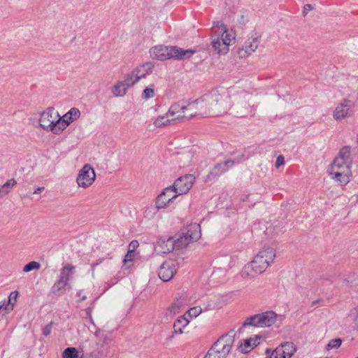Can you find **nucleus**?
<instances>
[{"instance_id": "nucleus-1", "label": "nucleus", "mask_w": 358, "mask_h": 358, "mask_svg": "<svg viewBox=\"0 0 358 358\" xmlns=\"http://www.w3.org/2000/svg\"><path fill=\"white\" fill-rule=\"evenodd\" d=\"M275 250L271 247L263 248L254 257L250 264L245 266L243 273L251 278L262 274L273 262Z\"/></svg>"}, {"instance_id": "nucleus-2", "label": "nucleus", "mask_w": 358, "mask_h": 358, "mask_svg": "<svg viewBox=\"0 0 358 358\" xmlns=\"http://www.w3.org/2000/svg\"><path fill=\"white\" fill-rule=\"evenodd\" d=\"M152 59L164 61L173 59L176 60H185L189 59L194 53L195 50L179 48L174 46L156 45L150 50Z\"/></svg>"}, {"instance_id": "nucleus-3", "label": "nucleus", "mask_w": 358, "mask_h": 358, "mask_svg": "<svg viewBox=\"0 0 358 358\" xmlns=\"http://www.w3.org/2000/svg\"><path fill=\"white\" fill-rule=\"evenodd\" d=\"M234 340L228 334L220 337L209 349L203 358H226L229 353Z\"/></svg>"}, {"instance_id": "nucleus-4", "label": "nucleus", "mask_w": 358, "mask_h": 358, "mask_svg": "<svg viewBox=\"0 0 358 358\" xmlns=\"http://www.w3.org/2000/svg\"><path fill=\"white\" fill-rule=\"evenodd\" d=\"M278 315L272 310H268L255 314L246 318L243 327L251 326L254 327H269L274 324L277 320Z\"/></svg>"}, {"instance_id": "nucleus-5", "label": "nucleus", "mask_w": 358, "mask_h": 358, "mask_svg": "<svg viewBox=\"0 0 358 358\" xmlns=\"http://www.w3.org/2000/svg\"><path fill=\"white\" fill-rule=\"evenodd\" d=\"M201 237L199 225L191 227L187 233H182L177 238H174L176 250H181L187 247L190 242L196 241Z\"/></svg>"}, {"instance_id": "nucleus-6", "label": "nucleus", "mask_w": 358, "mask_h": 358, "mask_svg": "<svg viewBox=\"0 0 358 358\" xmlns=\"http://www.w3.org/2000/svg\"><path fill=\"white\" fill-rule=\"evenodd\" d=\"M213 31L214 35L220 34V38L222 40V50L220 52L222 55H226L229 51V45L235 36L228 31L227 26L220 22H213Z\"/></svg>"}, {"instance_id": "nucleus-7", "label": "nucleus", "mask_w": 358, "mask_h": 358, "mask_svg": "<svg viewBox=\"0 0 358 358\" xmlns=\"http://www.w3.org/2000/svg\"><path fill=\"white\" fill-rule=\"evenodd\" d=\"M202 101H203L205 106L207 109L209 115H211V111H220V105L222 101V96L217 90H212L210 92L201 96Z\"/></svg>"}, {"instance_id": "nucleus-8", "label": "nucleus", "mask_w": 358, "mask_h": 358, "mask_svg": "<svg viewBox=\"0 0 358 358\" xmlns=\"http://www.w3.org/2000/svg\"><path fill=\"white\" fill-rule=\"evenodd\" d=\"M178 195L171 186L164 188L155 199V208L160 209L168 208Z\"/></svg>"}, {"instance_id": "nucleus-9", "label": "nucleus", "mask_w": 358, "mask_h": 358, "mask_svg": "<svg viewBox=\"0 0 358 358\" xmlns=\"http://www.w3.org/2000/svg\"><path fill=\"white\" fill-rule=\"evenodd\" d=\"M95 178L94 169L90 164H85L79 171L76 182L79 187L87 188L94 182Z\"/></svg>"}, {"instance_id": "nucleus-10", "label": "nucleus", "mask_w": 358, "mask_h": 358, "mask_svg": "<svg viewBox=\"0 0 358 358\" xmlns=\"http://www.w3.org/2000/svg\"><path fill=\"white\" fill-rule=\"evenodd\" d=\"M195 181V177L192 174H186L176 179L171 185L175 192L179 196L187 194Z\"/></svg>"}, {"instance_id": "nucleus-11", "label": "nucleus", "mask_w": 358, "mask_h": 358, "mask_svg": "<svg viewBox=\"0 0 358 358\" xmlns=\"http://www.w3.org/2000/svg\"><path fill=\"white\" fill-rule=\"evenodd\" d=\"M178 268V264L176 260H166L159 268L158 276L163 282H168L176 273Z\"/></svg>"}, {"instance_id": "nucleus-12", "label": "nucleus", "mask_w": 358, "mask_h": 358, "mask_svg": "<svg viewBox=\"0 0 358 358\" xmlns=\"http://www.w3.org/2000/svg\"><path fill=\"white\" fill-rule=\"evenodd\" d=\"M261 36L255 33L248 38L244 43L243 48L239 50L241 57H245L254 52L258 48L260 43Z\"/></svg>"}, {"instance_id": "nucleus-13", "label": "nucleus", "mask_w": 358, "mask_h": 358, "mask_svg": "<svg viewBox=\"0 0 358 358\" xmlns=\"http://www.w3.org/2000/svg\"><path fill=\"white\" fill-rule=\"evenodd\" d=\"M188 110H191L192 113L187 117H183L188 120L199 115H209V113H208L201 97L192 101H188Z\"/></svg>"}, {"instance_id": "nucleus-14", "label": "nucleus", "mask_w": 358, "mask_h": 358, "mask_svg": "<svg viewBox=\"0 0 358 358\" xmlns=\"http://www.w3.org/2000/svg\"><path fill=\"white\" fill-rule=\"evenodd\" d=\"M234 110L237 117H254L256 114L257 106L252 105L250 106L246 101H242L234 106Z\"/></svg>"}, {"instance_id": "nucleus-15", "label": "nucleus", "mask_w": 358, "mask_h": 358, "mask_svg": "<svg viewBox=\"0 0 358 358\" xmlns=\"http://www.w3.org/2000/svg\"><path fill=\"white\" fill-rule=\"evenodd\" d=\"M352 103L350 101L345 99L335 109L334 117L336 120H342L350 116L352 113Z\"/></svg>"}, {"instance_id": "nucleus-16", "label": "nucleus", "mask_w": 358, "mask_h": 358, "mask_svg": "<svg viewBox=\"0 0 358 358\" xmlns=\"http://www.w3.org/2000/svg\"><path fill=\"white\" fill-rule=\"evenodd\" d=\"M59 117L57 120H52L48 125L46 126V131H51L55 134H60L68 126L66 122L63 117H61L58 113H56Z\"/></svg>"}, {"instance_id": "nucleus-17", "label": "nucleus", "mask_w": 358, "mask_h": 358, "mask_svg": "<svg viewBox=\"0 0 358 358\" xmlns=\"http://www.w3.org/2000/svg\"><path fill=\"white\" fill-rule=\"evenodd\" d=\"M158 246L161 248V252L169 253L173 252L175 248L174 237L169 236L167 238L161 237L157 241Z\"/></svg>"}, {"instance_id": "nucleus-18", "label": "nucleus", "mask_w": 358, "mask_h": 358, "mask_svg": "<svg viewBox=\"0 0 358 358\" xmlns=\"http://www.w3.org/2000/svg\"><path fill=\"white\" fill-rule=\"evenodd\" d=\"M55 113L53 107H48L45 111L42 112L39 119V126L44 130H46V126L48 125V123H50L51 120H55L53 115Z\"/></svg>"}, {"instance_id": "nucleus-19", "label": "nucleus", "mask_w": 358, "mask_h": 358, "mask_svg": "<svg viewBox=\"0 0 358 358\" xmlns=\"http://www.w3.org/2000/svg\"><path fill=\"white\" fill-rule=\"evenodd\" d=\"M350 162L336 157L331 165V171H350Z\"/></svg>"}, {"instance_id": "nucleus-20", "label": "nucleus", "mask_w": 358, "mask_h": 358, "mask_svg": "<svg viewBox=\"0 0 358 358\" xmlns=\"http://www.w3.org/2000/svg\"><path fill=\"white\" fill-rule=\"evenodd\" d=\"M154 68L153 64L151 62H146L142 65H140L135 68L133 71L137 77H139V80L143 78L146 75L152 73Z\"/></svg>"}, {"instance_id": "nucleus-21", "label": "nucleus", "mask_w": 358, "mask_h": 358, "mask_svg": "<svg viewBox=\"0 0 358 358\" xmlns=\"http://www.w3.org/2000/svg\"><path fill=\"white\" fill-rule=\"evenodd\" d=\"M350 171H329V174L332 176V178L339 182L341 185H345L350 182Z\"/></svg>"}, {"instance_id": "nucleus-22", "label": "nucleus", "mask_w": 358, "mask_h": 358, "mask_svg": "<svg viewBox=\"0 0 358 358\" xmlns=\"http://www.w3.org/2000/svg\"><path fill=\"white\" fill-rule=\"evenodd\" d=\"M185 110H188V101L181 100L172 104L168 111V113L173 115L180 111L185 112Z\"/></svg>"}, {"instance_id": "nucleus-23", "label": "nucleus", "mask_w": 358, "mask_h": 358, "mask_svg": "<svg viewBox=\"0 0 358 358\" xmlns=\"http://www.w3.org/2000/svg\"><path fill=\"white\" fill-rule=\"evenodd\" d=\"M68 285H69V283L65 282L58 279L53 284V285L51 288V292L52 294H54L57 296H60L65 293L66 286H68Z\"/></svg>"}, {"instance_id": "nucleus-24", "label": "nucleus", "mask_w": 358, "mask_h": 358, "mask_svg": "<svg viewBox=\"0 0 358 358\" xmlns=\"http://www.w3.org/2000/svg\"><path fill=\"white\" fill-rule=\"evenodd\" d=\"M74 269H75V267L73 265L69 264H66L61 269L59 280H61L65 282L69 283V281L70 280V276L73 273Z\"/></svg>"}, {"instance_id": "nucleus-25", "label": "nucleus", "mask_w": 358, "mask_h": 358, "mask_svg": "<svg viewBox=\"0 0 358 358\" xmlns=\"http://www.w3.org/2000/svg\"><path fill=\"white\" fill-rule=\"evenodd\" d=\"M276 348H281V352H283L282 355H281L282 358H290L296 351L293 343L289 342L281 344Z\"/></svg>"}, {"instance_id": "nucleus-26", "label": "nucleus", "mask_w": 358, "mask_h": 358, "mask_svg": "<svg viewBox=\"0 0 358 358\" xmlns=\"http://www.w3.org/2000/svg\"><path fill=\"white\" fill-rule=\"evenodd\" d=\"M80 116V110L76 108H71L66 114L63 115V118L67 124H70L73 121L78 120Z\"/></svg>"}, {"instance_id": "nucleus-27", "label": "nucleus", "mask_w": 358, "mask_h": 358, "mask_svg": "<svg viewBox=\"0 0 358 358\" xmlns=\"http://www.w3.org/2000/svg\"><path fill=\"white\" fill-rule=\"evenodd\" d=\"M127 89L122 81H117L112 87L111 91L114 96H124L127 94Z\"/></svg>"}, {"instance_id": "nucleus-28", "label": "nucleus", "mask_w": 358, "mask_h": 358, "mask_svg": "<svg viewBox=\"0 0 358 358\" xmlns=\"http://www.w3.org/2000/svg\"><path fill=\"white\" fill-rule=\"evenodd\" d=\"M189 324V321L184 317H178L173 324V329L176 334H182V328L185 327Z\"/></svg>"}, {"instance_id": "nucleus-29", "label": "nucleus", "mask_w": 358, "mask_h": 358, "mask_svg": "<svg viewBox=\"0 0 358 358\" xmlns=\"http://www.w3.org/2000/svg\"><path fill=\"white\" fill-rule=\"evenodd\" d=\"M138 80L139 77H137L134 71H132L131 73H127L125 76L124 79L122 81V83L124 84L126 87L129 88L138 83Z\"/></svg>"}, {"instance_id": "nucleus-30", "label": "nucleus", "mask_w": 358, "mask_h": 358, "mask_svg": "<svg viewBox=\"0 0 358 358\" xmlns=\"http://www.w3.org/2000/svg\"><path fill=\"white\" fill-rule=\"evenodd\" d=\"M183 306V299L182 297L177 298L173 303L168 308L167 311L171 315H175L179 312L180 308Z\"/></svg>"}, {"instance_id": "nucleus-31", "label": "nucleus", "mask_w": 358, "mask_h": 358, "mask_svg": "<svg viewBox=\"0 0 358 358\" xmlns=\"http://www.w3.org/2000/svg\"><path fill=\"white\" fill-rule=\"evenodd\" d=\"M260 338L259 336H256L255 339L249 338L244 341L243 345H241L239 348L241 351L245 353L248 352V348L256 346L259 343H257V340Z\"/></svg>"}, {"instance_id": "nucleus-32", "label": "nucleus", "mask_w": 358, "mask_h": 358, "mask_svg": "<svg viewBox=\"0 0 358 358\" xmlns=\"http://www.w3.org/2000/svg\"><path fill=\"white\" fill-rule=\"evenodd\" d=\"M337 158H341V159L345 160L351 163V147L350 146H344L343 147L339 152Z\"/></svg>"}, {"instance_id": "nucleus-33", "label": "nucleus", "mask_w": 358, "mask_h": 358, "mask_svg": "<svg viewBox=\"0 0 358 358\" xmlns=\"http://www.w3.org/2000/svg\"><path fill=\"white\" fill-rule=\"evenodd\" d=\"M224 172V168L222 166V163L220 162L215 165V166L213 168V169L208 175V177L209 178H215L221 176Z\"/></svg>"}, {"instance_id": "nucleus-34", "label": "nucleus", "mask_w": 358, "mask_h": 358, "mask_svg": "<svg viewBox=\"0 0 358 358\" xmlns=\"http://www.w3.org/2000/svg\"><path fill=\"white\" fill-rule=\"evenodd\" d=\"M17 185V181L15 178L8 180L3 185H1L5 195L9 194L12 188Z\"/></svg>"}, {"instance_id": "nucleus-35", "label": "nucleus", "mask_w": 358, "mask_h": 358, "mask_svg": "<svg viewBox=\"0 0 358 358\" xmlns=\"http://www.w3.org/2000/svg\"><path fill=\"white\" fill-rule=\"evenodd\" d=\"M63 358H78V352L76 348L69 347L66 348L63 353Z\"/></svg>"}, {"instance_id": "nucleus-36", "label": "nucleus", "mask_w": 358, "mask_h": 358, "mask_svg": "<svg viewBox=\"0 0 358 358\" xmlns=\"http://www.w3.org/2000/svg\"><path fill=\"white\" fill-rule=\"evenodd\" d=\"M245 160V158L243 157V155L241 156V157L234 159V160H227L224 162H221L222 166L224 168V171L226 172L229 169L232 168L235 164L241 163L242 161Z\"/></svg>"}, {"instance_id": "nucleus-37", "label": "nucleus", "mask_w": 358, "mask_h": 358, "mask_svg": "<svg viewBox=\"0 0 358 358\" xmlns=\"http://www.w3.org/2000/svg\"><path fill=\"white\" fill-rule=\"evenodd\" d=\"M215 36H216V38H213L211 42L212 48L218 54L222 55V52H220V50H222V40L220 38V34H217V35H215Z\"/></svg>"}, {"instance_id": "nucleus-38", "label": "nucleus", "mask_w": 358, "mask_h": 358, "mask_svg": "<svg viewBox=\"0 0 358 358\" xmlns=\"http://www.w3.org/2000/svg\"><path fill=\"white\" fill-rule=\"evenodd\" d=\"M40 267L41 264L38 262L31 261L27 264L26 265H24L22 271L24 273H28L34 270H38L40 268Z\"/></svg>"}, {"instance_id": "nucleus-39", "label": "nucleus", "mask_w": 358, "mask_h": 358, "mask_svg": "<svg viewBox=\"0 0 358 358\" xmlns=\"http://www.w3.org/2000/svg\"><path fill=\"white\" fill-rule=\"evenodd\" d=\"M170 122V120L167 119L166 115L159 116L154 122V124L157 127H162L167 125Z\"/></svg>"}, {"instance_id": "nucleus-40", "label": "nucleus", "mask_w": 358, "mask_h": 358, "mask_svg": "<svg viewBox=\"0 0 358 358\" xmlns=\"http://www.w3.org/2000/svg\"><path fill=\"white\" fill-rule=\"evenodd\" d=\"M154 87V85H151L149 87H146L142 93V98L145 99H148L150 98L153 97L155 96Z\"/></svg>"}, {"instance_id": "nucleus-41", "label": "nucleus", "mask_w": 358, "mask_h": 358, "mask_svg": "<svg viewBox=\"0 0 358 358\" xmlns=\"http://www.w3.org/2000/svg\"><path fill=\"white\" fill-rule=\"evenodd\" d=\"M341 343H342V340L339 338L332 339L327 345L326 348L328 350H331V349H336L341 346Z\"/></svg>"}, {"instance_id": "nucleus-42", "label": "nucleus", "mask_w": 358, "mask_h": 358, "mask_svg": "<svg viewBox=\"0 0 358 358\" xmlns=\"http://www.w3.org/2000/svg\"><path fill=\"white\" fill-rule=\"evenodd\" d=\"M201 311H202V310H201V307L195 306V307L190 308L188 310V313L191 317H196L201 313Z\"/></svg>"}, {"instance_id": "nucleus-43", "label": "nucleus", "mask_w": 358, "mask_h": 358, "mask_svg": "<svg viewBox=\"0 0 358 358\" xmlns=\"http://www.w3.org/2000/svg\"><path fill=\"white\" fill-rule=\"evenodd\" d=\"M53 322L51 321L48 324H47L43 328V335L45 336H48L50 334L52 328Z\"/></svg>"}, {"instance_id": "nucleus-44", "label": "nucleus", "mask_w": 358, "mask_h": 358, "mask_svg": "<svg viewBox=\"0 0 358 358\" xmlns=\"http://www.w3.org/2000/svg\"><path fill=\"white\" fill-rule=\"evenodd\" d=\"M17 296H18V292L17 291L12 292L10 294V296H9V303L11 304V310L13 309V308L14 306V303H11V300L14 299V301L15 302Z\"/></svg>"}, {"instance_id": "nucleus-45", "label": "nucleus", "mask_w": 358, "mask_h": 358, "mask_svg": "<svg viewBox=\"0 0 358 358\" xmlns=\"http://www.w3.org/2000/svg\"><path fill=\"white\" fill-rule=\"evenodd\" d=\"M139 246L138 241L136 240H133L130 242L129 245V250H132V252Z\"/></svg>"}, {"instance_id": "nucleus-46", "label": "nucleus", "mask_w": 358, "mask_h": 358, "mask_svg": "<svg viewBox=\"0 0 358 358\" xmlns=\"http://www.w3.org/2000/svg\"><path fill=\"white\" fill-rule=\"evenodd\" d=\"M313 9V7L311 4L307 3V4L304 5L303 9L302 11L303 15L306 16L308 14V13L309 11L312 10Z\"/></svg>"}, {"instance_id": "nucleus-47", "label": "nucleus", "mask_w": 358, "mask_h": 358, "mask_svg": "<svg viewBox=\"0 0 358 358\" xmlns=\"http://www.w3.org/2000/svg\"><path fill=\"white\" fill-rule=\"evenodd\" d=\"M285 164V159L282 155H280L277 157L275 162V167L279 168L281 165Z\"/></svg>"}, {"instance_id": "nucleus-48", "label": "nucleus", "mask_w": 358, "mask_h": 358, "mask_svg": "<svg viewBox=\"0 0 358 358\" xmlns=\"http://www.w3.org/2000/svg\"><path fill=\"white\" fill-rule=\"evenodd\" d=\"M134 252L132 250H128L127 254L125 256V258L123 260V262L125 264L127 262H131L133 260L132 257H134Z\"/></svg>"}, {"instance_id": "nucleus-49", "label": "nucleus", "mask_w": 358, "mask_h": 358, "mask_svg": "<svg viewBox=\"0 0 358 358\" xmlns=\"http://www.w3.org/2000/svg\"><path fill=\"white\" fill-rule=\"evenodd\" d=\"M355 274H352V275H350L348 278H344L343 280V283H345V284L352 283L354 282V280H355Z\"/></svg>"}, {"instance_id": "nucleus-50", "label": "nucleus", "mask_w": 358, "mask_h": 358, "mask_svg": "<svg viewBox=\"0 0 358 358\" xmlns=\"http://www.w3.org/2000/svg\"><path fill=\"white\" fill-rule=\"evenodd\" d=\"M104 260L103 258L102 259H99L96 260V262L95 263H93L92 264V272H94V269H95V267L97 266L98 265H99L101 263L103 262V261Z\"/></svg>"}, {"instance_id": "nucleus-51", "label": "nucleus", "mask_w": 358, "mask_h": 358, "mask_svg": "<svg viewBox=\"0 0 358 358\" xmlns=\"http://www.w3.org/2000/svg\"><path fill=\"white\" fill-rule=\"evenodd\" d=\"M85 313H86V317L85 318H90V317H92V308H87V309H85Z\"/></svg>"}, {"instance_id": "nucleus-52", "label": "nucleus", "mask_w": 358, "mask_h": 358, "mask_svg": "<svg viewBox=\"0 0 358 358\" xmlns=\"http://www.w3.org/2000/svg\"><path fill=\"white\" fill-rule=\"evenodd\" d=\"M44 189V187H39L38 188H36L34 191V194H39L41 191H43Z\"/></svg>"}, {"instance_id": "nucleus-53", "label": "nucleus", "mask_w": 358, "mask_h": 358, "mask_svg": "<svg viewBox=\"0 0 358 358\" xmlns=\"http://www.w3.org/2000/svg\"><path fill=\"white\" fill-rule=\"evenodd\" d=\"M100 333H101V329H99V328H97V329H96L95 332H94V335H95V336L99 337V335H100Z\"/></svg>"}, {"instance_id": "nucleus-54", "label": "nucleus", "mask_w": 358, "mask_h": 358, "mask_svg": "<svg viewBox=\"0 0 358 358\" xmlns=\"http://www.w3.org/2000/svg\"><path fill=\"white\" fill-rule=\"evenodd\" d=\"M5 194L3 193V191L1 189V186L0 185V197L1 198H3V196H5Z\"/></svg>"}, {"instance_id": "nucleus-55", "label": "nucleus", "mask_w": 358, "mask_h": 358, "mask_svg": "<svg viewBox=\"0 0 358 358\" xmlns=\"http://www.w3.org/2000/svg\"><path fill=\"white\" fill-rule=\"evenodd\" d=\"M89 322H90L93 326L96 327V325H95V324H94V320H93V319H92V317H90L89 318Z\"/></svg>"}, {"instance_id": "nucleus-56", "label": "nucleus", "mask_w": 358, "mask_h": 358, "mask_svg": "<svg viewBox=\"0 0 358 358\" xmlns=\"http://www.w3.org/2000/svg\"><path fill=\"white\" fill-rule=\"evenodd\" d=\"M5 302H0V310L2 309V308L4 306Z\"/></svg>"}, {"instance_id": "nucleus-57", "label": "nucleus", "mask_w": 358, "mask_h": 358, "mask_svg": "<svg viewBox=\"0 0 358 358\" xmlns=\"http://www.w3.org/2000/svg\"><path fill=\"white\" fill-rule=\"evenodd\" d=\"M87 299V296L85 295L83 296L80 301H85Z\"/></svg>"}, {"instance_id": "nucleus-58", "label": "nucleus", "mask_w": 358, "mask_h": 358, "mask_svg": "<svg viewBox=\"0 0 358 358\" xmlns=\"http://www.w3.org/2000/svg\"><path fill=\"white\" fill-rule=\"evenodd\" d=\"M81 292H82V290H80L79 292H77V295H78V296L81 295Z\"/></svg>"}, {"instance_id": "nucleus-59", "label": "nucleus", "mask_w": 358, "mask_h": 358, "mask_svg": "<svg viewBox=\"0 0 358 358\" xmlns=\"http://www.w3.org/2000/svg\"><path fill=\"white\" fill-rule=\"evenodd\" d=\"M231 333H233V331H231ZM230 332H229L227 334L229 336H232V338L234 339V336H231L229 335Z\"/></svg>"}, {"instance_id": "nucleus-60", "label": "nucleus", "mask_w": 358, "mask_h": 358, "mask_svg": "<svg viewBox=\"0 0 358 358\" xmlns=\"http://www.w3.org/2000/svg\"><path fill=\"white\" fill-rule=\"evenodd\" d=\"M356 320H358V311H357V315H356Z\"/></svg>"}, {"instance_id": "nucleus-61", "label": "nucleus", "mask_w": 358, "mask_h": 358, "mask_svg": "<svg viewBox=\"0 0 358 358\" xmlns=\"http://www.w3.org/2000/svg\"><path fill=\"white\" fill-rule=\"evenodd\" d=\"M8 306H9V304H7V305L5 306V309H7Z\"/></svg>"}, {"instance_id": "nucleus-62", "label": "nucleus", "mask_w": 358, "mask_h": 358, "mask_svg": "<svg viewBox=\"0 0 358 358\" xmlns=\"http://www.w3.org/2000/svg\"><path fill=\"white\" fill-rule=\"evenodd\" d=\"M357 201H358V194L356 195Z\"/></svg>"}, {"instance_id": "nucleus-63", "label": "nucleus", "mask_w": 358, "mask_h": 358, "mask_svg": "<svg viewBox=\"0 0 358 358\" xmlns=\"http://www.w3.org/2000/svg\"><path fill=\"white\" fill-rule=\"evenodd\" d=\"M356 358H358V357H356Z\"/></svg>"}]
</instances>
